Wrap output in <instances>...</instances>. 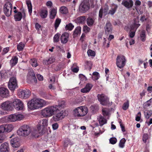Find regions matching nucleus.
<instances>
[{"label":"nucleus","instance_id":"f704fd0d","mask_svg":"<svg viewBox=\"0 0 152 152\" xmlns=\"http://www.w3.org/2000/svg\"><path fill=\"white\" fill-rule=\"evenodd\" d=\"M12 9H7V8H4V14L7 17H9L11 14L12 12Z\"/></svg>","mask_w":152,"mask_h":152},{"label":"nucleus","instance_id":"338daca9","mask_svg":"<svg viewBox=\"0 0 152 152\" xmlns=\"http://www.w3.org/2000/svg\"><path fill=\"white\" fill-rule=\"evenodd\" d=\"M71 70L73 72L77 73V72L79 70V68L78 67H75V68H73L72 67L71 68Z\"/></svg>","mask_w":152,"mask_h":152},{"label":"nucleus","instance_id":"ea45409f","mask_svg":"<svg viewBox=\"0 0 152 152\" xmlns=\"http://www.w3.org/2000/svg\"><path fill=\"white\" fill-rule=\"evenodd\" d=\"M41 126H47L48 125V120L46 119H43L40 121Z\"/></svg>","mask_w":152,"mask_h":152},{"label":"nucleus","instance_id":"0eeeda50","mask_svg":"<svg viewBox=\"0 0 152 152\" xmlns=\"http://www.w3.org/2000/svg\"><path fill=\"white\" fill-rule=\"evenodd\" d=\"M8 87L11 91H14L18 87L17 81L15 77L11 78L8 83Z\"/></svg>","mask_w":152,"mask_h":152},{"label":"nucleus","instance_id":"4c0bfd02","mask_svg":"<svg viewBox=\"0 0 152 152\" xmlns=\"http://www.w3.org/2000/svg\"><path fill=\"white\" fill-rule=\"evenodd\" d=\"M99 75L98 72H94L93 73L92 78L93 80H97L99 79Z\"/></svg>","mask_w":152,"mask_h":152},{"label":"nucleus","instance_id":"7ed1b4c3","mask_svg":"<svg viewBox=\"0 0 152 152\" xmlns=\"http://www.w3.org/2000/svg\"><path fill=\"white\" fill-rule=\"evenodd\" d=\"M31 132V128L27 125H23L17 131L18 135L22 136H26L29 134Z\"/></svg>","mask_w":152,"mask_h":152},{"label":"nucleus","instance_id":"680f3d73","mask_svg":"<svg viewBox=\"0 0 152 152\" xmlns=\"http://www.w3.org/2000/svg\"><path fill=\"white\" fill-rule=\"evenodd\" d=\"M30 75L32 79L34 80L35 82H37V80L35 76L34 73L33 72H31L30 73Z\"/></svg>","mask_w":152,"mask_h":152},{"label":"nucleus","instance_id":"aec40b11","mask_svg":"<svg viewBox=\"0 0 152 152\" xmlns=\"http://www.w3.org/2000/svg\"><path fill=\"white\" fill-rule=\"evenodd\" d=\"M97 119L99 122V125L101 126H102L107 123V119L101 115L98 116Z\"/></svg>","mask_w":152,"mask_h":152},{"label":"nucleus","instance_id":"b1692460","mask_svg":"<svg viewBox=\"0 0 152 152\" xmlns=\"http://www.w3.org/2000/svg\"><path fill=\"white\" fill-rule=\"evenodd\" d=\"M55 59L53 57H51L48 60H44L43 62L44 64L46 65H48L50 64L55 61Z\"/></svg>","mask_w":152,"mask_h":152},{"label":"nucleus","instance_id":"09e8293b","mask_svg":"<svg viewBox=\"0 0 152 152\" xmlns=\"http://www.w3.org/2000/svg\"><path fill=\"white\" fill-rule=\"evenodd\" d=\"M129 106V102L128 101H127L126 102H125L122 108L124 110H126L128 108Z\"/></svg>","mask_w":152,"mask_h":152},{"label":"nucleus","instance_id":"58836bf2","mask_svg":"<svg viewBox=\"0 0 152 152\" xmlns=\"http://www.w3.org/2000/svg\"><path fill=\"white\" fill-rule=\"evenodd\" d=\"M140 37L141 40L144 42L145 40V32L144 30L142 31L140 34Z\"/></svg>","mask_w":152,"mask_h":152},{"label":"nucleus","instance_id":"c756f323","mask_svg":"<svg viewBox=\"0 0 152 152\" xmlns=\"http://www.w3.org/2000/svg\"><path fill=\"white\" fill-rule=\"evenodd\" d=\"M48 11L46 9L41 10L40 12V15L42 18H46L47 16Z\"/></svg>","mask_w":152,"mask_h":152},{"label":"nucleus","instance_id":"79ce46f5","mask_svg":"<svg viewBox=\"0 0 152 152\" xmlns=\"http://www.w3.org/2000/svg\"><path fill=\"white\" fill-rule=\"evenodd\" d=\"M150 138V136L147 134H144L142 137V140L143 142L145 143Z\"/></svg>","mask_w":152,"mask_h":152},{"label":"nucleus","instance_id":"f8f14e48","mask_svg":"<svg viewBox=\"0 0 152 152\" xmlns=\"http://www.w3.org/2000/svg\"><path fill=\"white\" fill-rule=\"evenodd\" d=\"M52 117L53 120L55 121H58L63 119L65 116L64 112L62 110L58 113L56 112Z\"/></svg>","mask_w":152,"mask_h":152},{"label":"nucleus","instance_id":"0e129e2a","mask_svg":"<svg viewBox=\"0 0 152 152\" xmlns=\"http://www.w3.org/2000/svg\"><path fill=\"white\" fill-rule=\"evenodd\" d=\"M86 64L88 66H87V67L90 70L92 66V64L91 62L88 61L87 62Z\"/></svg>","mask_w":152,"mask_h":152},{"label":"nucleus","instance_id":"6e6d98bb","mask_svg":"<svg viewBox=\"0 0 152 152\" xmlns=\"http://www.w3.org/2000/svg\"><path fill=\"white\" fill-rule=\"evenodd\" d=\"M146 106L149 107L152 106V98L151 99L147 101L145 103Z\"/></svg>","mask_w":152,"mask_h":152},{"label":"nucleus","instance_id":"864d4df0","mask_svg":"<svg viewBox=\"0 0 152 152\" xmlns=\"http://www.w3.org/2000/svg\"><path fill=\"white\" fill-rule=\"evenodd\" d=\"M6 139V136L4 134L0 135V143H2Z\"/></svg>","mask_w":152,"mask_h":152},{"label":"nucleus","instance_id":"a18cd8bd","mask_svg":"<svg viewBox=\"0 0 152 152\" xmlns=\"http://www.w3.org/2000/svg\"><path fill=\"white\" fill-rule=\"evenodd\" d=\"M7 9H12V5L11 3L10 2H8L4 4V8H7Z\"/></svg>","mask_w":152,"mask_h":152},{"label":"nucleus","instance_id":"13d9d810","mask_svg":"<svg viewBox=\"0 0 152 152\" xmlns=\"http://www.w3.org/2000/svg\"><path fill=\"white\" fill-rule=\"evenodd\" d=\"M6 132L4 126V125H1L0 126V134Z\"/></svg>","mask_w":152,"mask_h":152},{"label":"nucleus","instance_id":"cd10ccee","mask_svg":"<svg viewBox=\"0 0 152 152\" xmlns=\"http://www.w3.org/2000/svg\"><path fill=\"white\" fill-rule=\"evenodd\" d=\"M18 58L16 56H14L12 57L10 61V64L12 66L16 65L18 61Z\"/></svg>","mask_w":152,"mask_h":152},{"label":"nucleus","instance_id":"423d86ee","mask_svg":"<svg viewBox=\"0 0 152 152\" xmlns=\"http://www.w3.org/2000/svg\"><path fill=\"white\" fill-rule=\"evenodd\" d=\"M23 118V116L22 114H13L8 115L7 117V120L9 122H13L17 121H20Z\"/></svg>","mask_w":152,"mask_h":152},{"label":"nucleus","instance_id":"9b49d317","mask_svg":"<svg viewBox=\"0 0 152 152\" xmlns=\"http://www.w3.org/2000/svg\"><path fill=\"white\" fill-rule=\"evenodd\" d=\"M13 106L18 110H22L23 107V104L21 101L18 99H14L12 102Z\"/></svg>","mask_w":152,"mask_h":152},{"label":"nucleus","instance_id":"6ab92c4d","mask_svg":"<svg viewBox=\"0 0 152 152\" xmlns=\"http://www.w3.org/2000/svg\"><path fill=\"white\" fill-rule=\"evenodd\" d=\"M93 85L92 84L88 83L86 86L80 90V91L83 93H87L88 92L92 87Z\"/></svg>","mask_w":152,"mask_h":152},{"label":"nucleus","instance_id":"49530a36","mask_svg":"<svg viewBox=\"0 0 152 152\" xmlns=\"http://www.w3.org/2000/svg\"><path fill=\"white\" fill-rule=\"evenodd\" d=\"M78 22L80 23H83L86 20V18L85 16H81L77 18Z\"/></svg>","mask_w":152,"mask_h":152},{"label":"nucleus","instance_id":"052dcab7","mask_svg":"<svg viewBox=\"0 0 152 152\" xmlns=\"http://www.w3.org/2000/svg\"><path fill=\"white\" fill-rule=\"evenodd\" d=\"M90 28L86 25L84 26L83 28V31L86 33L89 32L90 31Z\"/></svg>","mask_w":152,"mask_h":152},{"label":"nucleus","instance_id":"f03ea898","mask_svg":"<svg viewBox=\"0 0 152 152\" xmlns=\"http://www.w3.org/2000/svg\"><path fill=\"white\" fill-rule=\"evenodd\" d=\"M59 105L48 106L42 110V115L45 117H50L52 116L56 112L59 111Z\"/></svg>","mask_w":152,"mask_h":152},{"label":"nucleus","instance_id":"ddd939ff","mask_svg":"<svg viewBox=\"0 0 152 152\" xmlns=\"http://www.w3.org/2000/svg\"><path fill=\"white\" fill-rule=\"evenodd\" d=\"M12 104V102L9 101L5 102L1 104V107L5 110H11Z\"/></svg>","mask_w":152,"mask_h":152},{"label":"nucleus","instance_id":"8fccbe9b","mask_svg":"<svg viewBox=\"0 0 152 152\" xmlns=\"http://www.w3.org/2000/svg\"><path fill=\"white\" fill-rule=\"evenodd\" d=\"M59 40V34H57L55 35L53 37L54 42H57Z\"/></svg>","mask_w":152,"mask_h":152},{"label":"nucleus","instance_id":"c85d7f7f","mask_svg":"<svg viewBox=\"0 0 152 152\" xmlns=\"http://www.w3.org/2000/svg\"><path fill=\"white\" fill-rule=\"evenodd\" d=\"M145 118L146 119H148L151 116L152 111L151 110H145L144 112Z\"/></svg>","mask_w":152,"mask_h":152},{"label":"nucleus","instance_id":"4be33fe9","mask_svg":"<svg viewBox=\"0 0 152 152\" xmlns=\"http://www.w3.org/2000/svg\"><path fill=\"white\" fill-rule=\"evenodd\" d=\"M108 9V7L107 5L105 6V8L103 10L101 8L99 11V17H100V18H102L103 13L104 15H106L107 13Z\"/></svg>","mask_w":152,"mask_h":152},{"label":"nucleus","instance_id":"7c9ffc66","mask_svg":"<svg viewBox=\"0 0 152 152\" xmlns=\"http://www.w3.org/2000/svg\"><path fill=\"white\" fill-rule=\"evenodd\" d=\"M117 8L118 6L116 5H114L113 6L111 9L109 10L108 14L113 15L116 11Z\"/></svg>","mask_w":152,"mask_h":152},{"label":"nucleus","instance_id":"4468645a","mask_svg":"<svg viewBox=\"0 0 152 152\" xmlns=\"http://www.w3.org/2000/svg\"><path fill=\"white\" fill-rule=\"evenodd\" d=\"M10 149L8 143L5 142L0 147V152H10Z\"/></svg>","mask_w":152,"mask_h":152},{"label":"nucleus","instance_id":"3c124183","mask_svg":"<svg viewBox=\"0 0 152 152\" xmlns=\"http://www.w3.org/2000/svg\"><path fill=\"white\" fill-rule=\"evenodd\" d=\"M102 113L104 116H107L108 115L109 112L108 110L105 108H103L102 110Z\"/></svg>","mask_w":152,"mask_h":152},{"label":"nucleus","instance_id":"393cba45","mask_svg":"<svg viewBox=\"0 0 152 152\" xmlns=\"http://www.w3.org/2000/svg\"><path fill=\"white\" fill-rule=\"evenodd\" d=\"M81 28L80 26L77 27L74 31L73 34V37H75L77 36L80 35L81 33Z\"/></svg>","mask_w":152,"mask_h":152},{"label":"nucleus","instance_id":"603ef678","mask_svg":"<svg viewBox=\"0 0 152 152\" xmlns=\"http://www.w3.org/2000/svg\"><path fill=\"white\" fill-rule=\"evenodd\" d=\"M88 55L89 56H95V53L94 51H93L91 50H88L87 51Z\"/></svg>","mask_w":152,"mask_h":152},{"label":"nucleus","instance_id":"bb28decb","mask_svg":"<svg viewBox=\"0 0 152 152\" xmlns=\"http://www.w3.org/2000/svg\"><path fill=\"white\" fill-rule=\"evenodd\" d=\"M57 13L56 10L53 8L50 10V18L52 19H53L55 18Z\"/></svg>","mask_w":152,"mask_h":152},{"label":"nucleus","instance_id":"4d7b16f0","mask_svg":"<svg viewBox=\"0 0 152 152\" xmlns=\"http://www.w3.org/2000/svg\"><path fill=\"white\" fill-rule=\"evenodd\" d=\"M117 141L116 138L112 137L110 139V143L112 144H114L116 143Z\"/></svg>","mask_w":152,"mask_h":152},{"label":"nucleus","instance_id":"39448f33","mask_svg":"<svg viewBox=\"0 0 152 152\" xmlns=\"http://www.w3.org/2000/svg\"><path fill=\"white\" fill-rule=\"evenodd\" d=\"M90 4L88 1L86 0H83L80 4L79 7V11L81 13H85L89 9Z\"/></svg>","mask_w":152,"mask_h":152},{"label":"nucleus","instance_id":"72a5a7b5","mask_svg":"<svg viewBox=\"0 0 152 152\" xmlns=\"http://www.w3.org/2000/svg\"><path fill=\"white\" fill-rule=\"evenodd\" d=\"M60 12L63 14H66L68 12V9L65 6H62L60 9Z\"/></svg>","mask_w":152,"mask_h":152},{"label":"nucleus","instance_id":"a19ab883","mask_svg":"<svg viewBox=\"0 0 152 152\" xmlns=\"http://www.w3.org/2000/svg\"><path fill=\"white\" fill-rule=\"evenodd\" d=\"M61 22V19L58 18H57L55 20L54 23V26L55 28L56 29L58 27L59 24Z\"/></svg>","mask_w":152,"mask_h":152},{"label":"nucleus","instance_id":"2eb2a0df","mask_svg":"<svg viewBox=\"0 0 152 152\" xmlns=\"http://www.w3.org/2000/svg\"><path fill=\"white\" fill-rule=\"evenodd\" d=\"M11 145L14 148H18L20 146L19 139L18 137H15L11 140Z\"/></svg>","mask_w":152,"mask_h":152},{"label":"nucleus","instance_id":"69168bd1","mask_svg":"<svg viewBox=\"0 0 152 152\" xmlns=\"http://www.w3.org/2000/svg\"><path fill=\"white\" fill-rule=\"evenodd\" d=\"M135 31H130L129 33V35L130 38H132L135 35Z\"/></svg>","mask_w":152,"mask_h":152},{"label":"nucleus","instance_id":"5701e85b","mask_svg":"<svg viewBox=\"0 0 152 152\" xmlns=\"http://www.w3.org/2000/svg\"><path fill=\"white\" fill-rule=\"evenodd\" d=\"M25 14L24 12H23L22 14L20 12H18L14 15V17L16 21H19L21 20L22 17L23 18H25Z\"/></svg>","mask_w":152,"mask_h":152},{"label":"nucleus","instance_id":"e433bc0d","mask_svg":"<svg viewBox=\"0 0 152 152\" xmlns=\"http://www.w3.org/2000/svg\"><path fill=\"white\" fill-rule=\"evenodd\" d=\"M94 22V20L91 18H88L87 19V24L89 26H92Z\"/></svg>","mask_w":152,"mask_h":152},{"label":"nucleus","instance_id":"2f4dec72","mask_svg":"<svg viewBox=\"0 0 152 152\" xmlns=\"http://www.w3.org/2000/svg\"><path fill=\"white\" fill-rule=\"evenodd\" d=\"M26 3L28 6L29 12L31 13L32 11V6L31 1L30 0H28L26 1Z\"/></svg>","mask_w":152,"mask_h":152},{"label":"nucleus","instance_id":"1a4fd4ad","mask_svg":"<svg viewBox=\"0 0 152 152\" xmlns=\"http://www.w3.org/2000/svg\"><path fill=\"white\" fill-rule=\"evenodd\" d=\"M30 91L28 89L23 90L19 89L18 91V95L21 98L26 99L30 95Z\"/></svg>","mask_w":152,"mask_h":152},{"label":"nucleus","instance_id":"473e14b6","mask_svg":"<svg viewBox=\"0 0 152 152\" xmlns=\"http://www.w3.org/2000/svg\"><path fill=\"white\" fill-rule=\"evenodd\" d=\"M25 47V44L22 42L19 43L17 45L18 50L20 51L23 50Z\"/></svg>","mask_w":152,"mask_h":152},{"label":"nucleus","instance_id":"bf43d9fd","mask_svg":"<svg viewBox=\"0 0 152 152\" xmlns=\"http://www.w3.org/2000/svg\"><path fill=\"white\" fill-rule=\"evenodd\" d=\"M141 117V113L140 112H139L137 115L136 118L135 120L137 121H139L140 120Z\"/></svg>","mask_w":152,"mask_h":152},{"label":"nucleus","instance_id":"20e7f679","mask_svg":"<svg viewBox=\"0 0 152 152\" xmlns=\"http://www.w3.org/2000/svg\"><path fill=\"white\" fill-rule=\"evenodd\" d=\"M74 115L77 117L86 115L88 112L87 108L84 106H80L76 108L74 111Z\"/></svg>","mask_w":152,"mask_h":152},{"label":"nucleus","instance_id":"de8ad7c7","mask_svg":"<svg viewBox=\"0 0 152 152\" xmlns=\"http://www.w3.org/2000/svg\"><path fill=\"white\" fill-rule=\"evenodd\" d=\"M140 24H136L134 23L133 25H132L130 26V28L131 30H134L135 28V30L137 29V28L140 26Z\"/></svg>","mask_w":152,"mask_h":152},{"label":"nucleus","instance_id":"6e6552de","mask_svg":"<svg viewBox=\"0 0 152 152\" xmlns=\"http://www.w3.org/2000/svg\"><path fill=\"white\" fill-rule=\"evenodd\" d=\"M126 59L123 56H118L116 59V64L120 68H122L125 64Z\"/></svg>","mask_w":152,"mask_h":152},{"label":"nucleus","instance_id":"c03bdc74","mask_svg":"<svg viewBox=\"0 0 152 152\" xmlns=\"http://www.w3.org/2000/svg\"><path fill=\"white\" fill-rule=\"evenodd\" d=\"M74 27V26L71 23H69L66 25L65 28L66 30H72Z\"/></svg>","mask_w":152,"mask_h":152},{"label":"nucleus","instance_id":"dca6fc26","mask_svg":"<svg viewBox=\"0 0 152 152\" xmlns=\"http://www.w3.org/2000/svg\"><path fill=\"white\" fill-rule=\"evenodd\" d=\"M105 33L108 35L109 33L112 32V27L111 23L107 21L104 27Z\"/></svg>","mask_w":152,"mask_h":152},{"label":"nucleus","instance_id":"37998d69","mask_svg":"<svg viewBox=\"0 0 152 152\" xmlns=\"http://www.w3.org/2000/svg\"><path fill=\"white\" fill-rule=\"evenodd\" d=\"M30 63L33 67H36L38 65L37 63V60L35 59H31L30 60Z\"/></svg>","mask_w":152,"mask_h":152},{"label":"nucleus","instance_id":"f257e3e1","mask_svg":"<svg viewBox=\"0 0 152 152\" xmlns=\"http://www.w3.org/2000/svg\"><path fill=\"white\" fill-rule=\"evenodd\" d=\"M47 102L45 100L39 99L34 98L28 103V107L31 110H34L41 108L45 106Z\"/></svg>","mask_w":152,"mask_h":152},{"label":"nucleus","instance_id":"e2e57ef3","mask_svg":"<svg viewBox=\"0 0 152 152\" xmlns=\"http://www.w3.org/2000/svg\"><path fill=\"white\" fill-rule=\"evenodd\" d=\"M53 129L54 130L57 129L58 127V124L57 123H56L53 124L52 125Z\"/></svg>","mask_w":152,"mask_h":152},{"label":"nucleus","instance_id":"5fc2aeb1","mask_svg":"<svg viewBox=\"0 0 152 152\" xmlns=\"http://www.w3.org/2000/svg\"><path fill=\"white\" fill-rule=\"evenodd\" d=\"M31 134L33 136L35 137H38L39 136L38 132L37 130L32 131L31 132Z\"/></svg>","mask_w":152,"mask_h":152},{"label":"nucleus","instance_id":"412c9836","mask_svg":"<svg viewBox=\"0 0 152 152\" xmlns=\"http://www.w3.org/2000/svg\"><path fill=\"white\" fill-rule=\"evenodd\" d=\"M9 93L8 90L5 88L2 87L0 88V95L3 97H6L8 96Z\"/></svg>","mask_w":152,"mask_h":152},{"label":"nucleus","instance_id":"9d476101","mask_svg":"<svg viewBox=\"0 0 152 152\" xmlns=\"http://www.w3.org/2000/svg\"><path fill=\"white\" fill-rule=\"evenodd\" d=\"M97 97L101 104L103 105H107L109 102V98L103 94H98Z\"/></svg>","mask_w":152,"mask_h":152},{"label":"nucleus","instance_id":"a211bd4d","mask_svg":"<svg viewBox=\"0 0 152 152\" xmlns=\"http://www.w3.org/2000/svg\"><path fill=\"white\" fill-rule=\"evenodd\" d=\"M69 34L68 33L65 32L61 36L60 39L61 43L63 44L66 43L69 37Z\"/></svg>","mask_w":152,"mask_h":152},{"label":"nucleus","instance_id":"a878e982","mask_svg":"<svg viewBox=\"0 0 152 152\" xmlns=\"http://www.w3.org/2000/svg\"><path fill=\"white\" fill-rule=\"evenodd\" d=\"M4 126L6 132H10L14 128L13 126L11 124H6L4 125Z\"/></svg>","mask_w":152,"mask_h":152},{"label":"nucleus","instance_id":"f3484780","mask_svg":"<svg viewBox=\"0 0 152 152\" xmlns=\"http://www.w3.org/2000/svg\"><path fill=\"white\" fill-rule=\"evenodd\" d=\"M121 4L127 8H129L133 6V2L132 0H129V1L126 0H123Z\"/></svg>","mask_w":152,"mask_h":152},{"label":"nucleus","instance_id":"774afa93","mask_svg":"<svg viewBox=\"0 0 152 152\" xmlns=\"http://www.w3.org/2000/svg\"><path fill=\"white\" fill-rule=\"evenodd\" d=\"M91 109L93 110V111H95L98 110L99 107L97 106L93 105L91 107Z\"/></svg>","mask_w":152,"mask_h":152},{"label":"nucleus","instance_id":"c9c22d12","mask_svg":"<svg viewBox=\"0 0 152 152\" xmlns=\"http://www.w3.org/2000/svg\"><path fill=\"white\" fill-rule=\"evenodd\" d=\"M126 142V140L124 138H122L120 141L119 144V147L121 148H123L124 147V144Z\"/></svg>","mask_w":152,"mask_h":152}]
</instances>
